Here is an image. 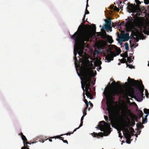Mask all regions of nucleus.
<instances>
[{
	"instance_id": "nucleus-1",
	"label": "nucleus",
	"mask_w": 149,
	"mask_h": 149,
	"mask_svg": "<svg viewBox=\"0 0 149 149\" xmlns=\"http://www.w3.org/2000/svg\"><path fill=\"white\" fill-rule=\"evenodd\" d=\"M71 39L74 41V59L75 61L74 65H93L92 62L88 59L85 58L83 65L77 64L79 63V60L80 59L78 56V60L77 56V53L79 56L84 58V48L87 47L86 42L89 40L91 38L90 31L85 28L83 24H81L79 26L77 31L72 35L70 34Z\"/></svg>"
},
{
	"instance_id": "nucleus-2",
	"label": "nucleus",
	"mask_w": 149,
	"mask_h": 149,
	"mask_svg": "<svg viewBox=\"0 0 149 149\" xmlns=\"http://www.w3.org/2000/svg\"><path fill=\"white\" fill-rule=\"evenodd\" d=\"M80 71L81 72L84 80V84L81 83V87L84 91L83 95L84 99V101L86 104L89 103L90 102H88L85 99L84 92L86 91V95L88 97H92V95L91 93V79L96 75V73L95 72L94 74L93 71L87 68H82L80 70Z\"/></svg>"
},
{
	"instance_id": "nucleus-3",
	"label": "nucleus",
	"mask_w": 149,
	"mask_h": 149,
	"mask_svg": "<svg viewBox=\"0 0 149 149\" xmlns=\"http://www.w3.org/2000/svg\"><path fill=\"white\" fill-rule=\"evenodd\" d=\"M113 83L114 85L115 86H119V89L115 88L112 89L110 92L107 91L104 92V95L106 97H107V104L108 106H111L112 104V100L113 99H115L113 97L116 95L120 96L121 95H125L127 97L128 96L131 97L132 98V92L130 91H127L126 93L125 92V90L123 88L121 85H120V82L117 81L116 82L115 81H113Z\"/></svg>"
},
{
	"instance_id": "nucleus-4",
	"label": "nucleus",
	"mask_w": 149,
	"mask_h": 149,
	"mask_svg": "<svg viewBox=\"0 0 149 149\" xmlns=\"http://www.w3.org/2000/svg\"><path fill=\"white\" fill-rule=\"evenodd\" d=\"M136 5L134 6H131L130 8H128V10L130 13H132L131 15L133 17H136L141 15L142 10L143 8V7L139 5L141 2L139 0H135Z\"/></svg>"
},
{
	"instance_id": "nucleus-5",
	"label": "nucleus",
	"mask_w": 149,
	"mask_h": 149,
	"mask_svg": "<svg viewBox=\"0 0 149 149\" xmlns=\"http://www.w3.org/2000/svg\"><path fill=\"white\" fill-rule=\"evenodd\" d=\"M127 21V25L130 27H134L140 26L143 23V21L141 19H138L135 21L132 17H128L125 19Z\"/></svg>"
},
{
	"instance_id": "nucleus-6",
	"label": "nucleus",
	"mask_w": 149,
	"mask_h": 149,
	"mask_svg": "<svg viewBox=\"0 0 149 149\" xmlns=\"http://www.w3.org/2000/svg\"><path fill=\"white\" fill-rule=\"evenodd\" d=\"M75 68L76 69V70L77 71V74L79 76V74L78 72V71L79 70V72L80 73V74H81V76L82 77V75L81 73V72L80 71V70L82 68H89V69L90 70H91L93 72V73L94 74L96 72H96L95 70H93V69L95 68L96 66H100L98 68V69L97 68V70L99 71L98 69L99 70H100L102 68L101 67V66H75ZM94 77L92 78L91 79V80L92 79H93L94 77ZM91 83L92 84H94L93 82L92 81H91Z\"/></svg>"
},
{
	"instance_id": "nucleus-7",
	"label": "nucleus",
	"mask_w": 149,
	"mask_h": 149,
	"mask_svg": "<svg viewBox=\"0 0 149 149\" xmlns=\"http://www.w3.org/2000/svg\"><path fill=\"white\" fill-rule=\"evenodd\" d=\"M115 47L116 51L117 52L116 54L114 52L110 50H106L107 54L105 57V61L106 62H110L111 61L113 60L114 57L116 56L119 55L120 53L118 52V51L117 49V47L116 46Z\"/></svg>"
},
{
	"instance_id": "nucleus-8",
	"label": "nucleus",
	"mask_w": 149,
	"mask_h": 149,
	"mask_svg": "<svg viewBox=\"0 0 149 149\" xmlns=\"http://www.w3.org/2000/svg\"><path fill=\"white\" fill-rule=\"evenodd\" d=\"M96 128H99L101 131L103 132L108 131L109 129H111L110 124L106 123L104 121L100 122L98 127H96Z\"/></svg>"
},
{
	"instance_id": "nucleus-9",
	"label": "nucleus",
	"mask_w": 149,
	"mask_h": 149,
	"mask_svg": "<svg viewBox=\"0 0 149 149\" xmlns=\"http://www.w3.org/2000/svg\"><path fill=\"white\" fill-rule=\"evenodd\" d=\"M123 126V130L126 132L125 133L123 132L124 135L126 139H130L131 138V134L128 129H125L126 127H129V124L128 123H124Z\"/></svg>"
},
{
	"instance_id": "nucleus-10",
	"label": "nucleus",
	"mask_w": 149,
	"mask_h": 149,
	"mask_svg": "<svg viewBox=\"0 0 149 149\" xmlns=\"http://www.w3.org/2000/svg\"><path fill=\"white\" fill-rule=\"evenodd\" d=\"M130 38V37L129 36V34L128 33H126L121 35L119 40L120 42H122L124 41L125 40H128Z\"/></svg>"
},
{
	"instance_id": "nucleus-11",
	"label": "nucleus",
	"mask_w": 149,
	"mask_h": 149,
	"mask_svg": "<svg viewBox=\"0 0 149 149\" xmlns=\"http://www.w3.org/2000/svg\"><path fill=\"white\" fill-rule=\"evenodd\" d=\"M128 81L133 86L136 88H137L139 84V80H135L134 79H131L130 77H128Z\"/></svg>"
},
{
	"instance_id": "nucleus-12",
	"label": "nucleus",
	"mask_w": 149,
	"mask_h": 149,
	"mask_svg": "<svg viewBox=\"0 0 149 149\" xmlns=\"http://www.w3.org/2000/svg\"><path fill=\"white\" fill-rule=\"evenodd\" d=\"M141 86L138 89L136 95L138 96L139 95L141 96H142L143 95V93L144 91V87L142 82H141Z\"/></svg>"
},
{
	"instance_id": "nucleus-13",
	"label": "nucleus",
	"mask_w": 149,
	"mask_h": 149,
	"mask_svg": "<svg viewBox=\"0 0 149 149\" xmlns=\"http://www.w3.org/2000/svg\"><path fill=\"white\" fill-rule=\"evenodd\" d=\"M144 3L146 4H149V0H143ZM148 9L149 10V7H148ZM148 26H149V28L148 29L147 31L145 33V34L147 35H149V21L148 22Z\"/></svg>"
},
{
	"instance_id": "nucleus-14",
	"label": "nucleus",
	"mask_w": 149,
	"mask_h": 149,
	"mask_svg": "<svg viewBox=\"0 0 149 149\" xmlns=\"http://www.w3.org/2000/svg\"><path fill=\"white\" fill-rule=\"evenodd\" d=\"M127 111L130 112V111L128 109L127 107L125 106L123 107L121 113L123 114L126 115L127 113Z\"/></svg>"
},
{
	"instance_id": "nucleus-15",
	"label": "nucleus",
	"mask_w": 149,
	"mask_h": 149,
	"mask_svg": "<svg viewBox=\"0 0 149 149\" xmlns=\"http://www.w3.org/2000/svg\"><path fill=\"white\" fill-rule=\"evenodd\" d=\"M22 139L23 140L24 145V146L25 145H27L28 144H31V143H29V142L27 141V139L26 136L24 135H22Z\"/></svg>"
},
{
	"instance_id": "nucleus-16",
	"label": "nucleus",
	"mask_w": 149,
	"mask_h": 149,
	"mask_svg": "<svg viewBox=\"0 0 149 149\" xmlns=\"http://www.w3.org/2000/svg\"><path fill=\"white\" fill-rule=\"evenodd\" d=\"M92 134V136L94 137H97L98 136H101V137H103V134L102 132H100L98 133H96L93 132Z\"/></svg>"
},
{
	"instance_id": "nucleus-17",
	"label": "nucleus",
	"mask_w": 149,
	"mask_h": 149,
	"mask_svg": "<svg viewBox=\"0 0 149 149\" xmlns=\"http://www.w3.org/2000/svg\"><path fill=\"white\" fill-rule=\"evenodd\" d=\"M84 116H83L81 118V123L80 124V125L79 127L76 128L74 130V132L76 131L77 130L79 129L80 127H81L83 125V120L84 119Z\"/></svg>"
},
{
	"instance_id": "nucleus-18",
	"label": "nucleus",
	"mask_w": 149,
	"mask_h": 149,
	"mask_svg": "<svg viewBox=\"0 0 149 149\" xmlns=\"http://www.w3.org/2000/svg\"><path fill=\"white\" fill-rule=\"evenodd\" d=\"M110 26L105 24L103 26V28L106 30H109L110 32H111L112 31V28Z\"/></svg>"
},
{
	"instance_id": "nucleus-19",
	"label": "nucleus",
	"mask_w": 149,
	"mask_h": 149,
	"mask_svg": "<svg viewBox=\"0 0 149 149\" xmlns=\"http://www.w3.org/2000/svg\"><path fill=\"white\" fill-rule=\"evenodd\" d=\"M130 36L131 37L132 36V39L133 40H134V43L135 44V45H136V42H138V41H139V38H136V37H135L132 36V33H131V34L130 35Z\"/></svg>"
},
{
	"instance_id": "nucleus-20",
	"label": "nucleus",
	"mask_w": 149,
	"mask_h": 149,
	"mask_svg": "<svg viewBox=\"0 0 149 149\" xmlns=\"http://www.w3.org/2000/svg\"><path fill=\"white\" fill-rule=\"evenodd\" d=\"M124 61L123 62H128L129 63H131V62L129 60V58L128 57V56L127 55H125L124 56Z\"/></svg>"
},
{
	"instance_id": "nucleus-21",
	"label": "nucleus",
	"mask_w": 149,
	"mask_h": 149,
	"mask_svg": "<svg viewBox=\"0 0 149 149\" xmlns=\"http://www.w3.org/2000/svg\"><path fill=\"white\" fill-rule=\"evenodd\" d=\"M107 20L108 22H107L105 21V24L107 25L108 26H111V19H107Z\"/></svg>"
},
{
	"instance_id": "nucleus-22",
	"label": "nucleus",
	"mask_w": 149,
	"mask_h": 149,
	"mask_svg": "<svg viewBox=\"0 0 149 149\" xmlns=\"http://www.w3.org/2000/svg\"><path fill=\"white\" fill-rule=\"evenodd\" d=\"M104 118L105 120L107 122H108L109 121H110V122H112V120H111V119H109V120L108 119V117L107 116H104ZM111 125H112V126H113V124L112 123H111Z\"/></svg>"
},
{
	"instance_id": "nucleus-23",
	"label": "nucleus",
	"mask_w": 149,
	"mask_h": 149,
	"mask_svg": "<svg viewBox=\"0 0 149 149\" xmlns=\"http://www.w3.org/2000/svg\"><path fill=\"white\" fill-rule=\"evenodd\" d=\"M138 115L139 116V118H141V117H142L143 115V113L142 112V111L140 110H139L138 111Z\"/></svg>"
},
{
	"instance_id": "nucleus-24",
	"label": "nucleus",
	"mask_w": 149,
	"mask_h": 149,
	"mask_svg": "<svg viewBox=\"0 0 149 149\" xmlns=\"http://www.w3.org/2000/svg\"><path fill=\"white\" fill-rule=\"evenodd\" d=\"M144 112L145 113L149 115V109H148L146 108H145L144 109Z\"/></svg>"
},
{
	"instance_id": "nucleus-25",
	"label": "nucleus",
	"mask_w": 149,
	"mask_h": 149,
	"mask_svg": "<svg viewBox=\"0 0 149 149\" xmlns=\"http://www.w3.org/2000/svg\"><path fill=\"white\" fill-rule=\"evenodd\" d=\"M63 134H62L60 136H54L53 137H52L51 138H56L57 139H60L61 140L62 139V138H63V137H61V136H63Z\"/></svg>"
},
{
	"instance_id": "nucleus-26",
	"label": "nucleus",
	"mask_w": 149,
	"mask_h": 149,
	"mask_svg": "<svg viewBox=\"0 0 149 149\" xmlns=\"http://www.w3.org/2000/svg\"><path fill=\"white\" fill-rule=\"evenodd\" d=\"M125 49L126 50H129V45L128 44L127 42H126L125 44Z\"/></svg>"
},
{
	"instance_id": "nucleus-27",
	"label": "nucleus",
	"mask_w": 149,
	"mask_h": 149,
	"mask_svg": "<svg viewBox=\"0 0 149 149\" xmlns=\"http://www.w3.org/2000/svg\"><path fill=\"white\" fill-rule=\"evenodd\" d=\"M142 123L141 122L139 123H138L136 124V126L138 128L141 129V126H142Z\"/></svg>"
},
{
	"instance_id": "nucleus-28",
	"label": "nucleus",
	"mask_w": 149,
	"mask_h": 149,
	"mask_svg": "<svg viewBox=\"0 0 149 149\" xmlns=\"http://www.w3.org/2000/svg\"><path fill=\"white\" fill-rule=\"evenodd\" d=\"M27 145H25V146L24 145V146L22 147L21 149H29V146H27Z\"/></svg>"
},
{
	"instance_id": "nucleus-29",
	"label": "nucleus",
	"mask_w": 149,
	"mask_h": 149,
	"mask_svg": "<svg viewBox=\"0 0 149 149\" xmlns=\"http://www.w3.org/2000/svg\"><path fill=\"white\" fill-rule=\"evenodd\" d=\"M86 11L84 14V17H85L86 14H88L89 13V11L87 10V8H86Z\"/></svg>"
},
{
	"instance_id": "nucleus-30",
	"label": "nucleus",
	"mask_w": 149,
	"mask_h": 149,
	"mask_svg": "<svg viewBox=\"0 0 149 149\" xmlns=\"http://www.w3.org/2000/svg\"><path fill=\"white\" fill-rule=\"evenodd\" d=\"M147 122V119L142 118V123L143 124H144L145 123Z\"/></svg>"
},
{
	"instance_id": "nucleus-31",
	"label": "nucleus",
	"mask_w": 149,
	"mask_h": 149,
	"mask_svg": "<svg viewBox=\"0 0 149 149\" xmlns=\"http://www.w3.org/2000/svg\"><path fill=\"white\" fill-rule=\"evenodd\" d=\"M128 67V68L130 69L135 68L134 66H127L126 68Z\"/></svg>"
},
{
	"instance_id": "nucleus-32",
	"label": "nucleus",
	"mask_w": 149,
	"mask_h": 149,
	"mask_svg": "<svg viewBox=\"0 0 149 149\" xmlns=\"http://www.w3.org/2000/svg\"><path fill=\"white\" fill-rule=\"evenodd\" d=\"M86 110L84 109V110L83 111V115L84 116H85L86 115Z\"/></svg>"
},
{
	"instance_id": "nucleus-33",
	"label": "nucleus",
	"mask_w": 149,
	"mask_h": 149,
	"mask_svg": "<svg viewBox=\"0 0 149 149\" xmlns=\"http://www.w3.org/2000/svg\"><path fill=\"white\" fill-rule=\"evenodd\" d=\"M102 64V62L101 61H98V65L94 64V65H101Z\"/></svg>"
},
{
	"instance_id": "nucleus-34",
	"label": "nucleus",
	"mask_w": 149,
	"mask_h": 149,
	"mask_svg": "<svg viewBox=\"0 0 149 149\" xmlns=\"http://www.w3.org/2000/svg\"><path fill=\"white\" fill-rule=\"evenodd\" d=\"M95 53L97 54L98 55H99L101 54V52L100 51V50L98 49V50H97L96 51Z\"/></svg>"
},
{
	"instance_id": "nucleus-35",
	"label": "nucleus",
	"mask_w": 149,
	"mask_h": 149,
	"mask_svg": "<svg viewBox=\"0 0 149 149\" xmlns=\"http://www.w3.org/2000/svg\"><path fill=\"white\" fill-rule=\"evenodd\" d=\"M127 140L126 141V142L127 143H128V144H130L131 143V142L130 141V139H126Z\"/></svg>"
},
{
	"instance_id": "nucleus-36",
	"label": "nucleus",
	"mask_w": 149,
	"mask_h": 149,
	"mask_svg": "<svg viewBox=\"0 0 149 149\" xmlns=\"http://www.w3.org/2000/svg\"><path fill=\"white\" fill-rule=\"evenodd\" d=\"M74 132V130L73 132H71V133L68 132V133L65 134V135H70V134H73Z\"/></svg>"
},
{
	"instance_id": "nucleus-37",
	"label": "nucleus",
	"mask_w": 149,
	"mask_h": 149,
	"mask_svg": "<svg viewBox=\"0 0 149 149\" xmlns=\"http://www.w3.org/2000/svg\"><path fill=\"white\" fill-rule=\"evenodd\" d=\"M129 56L131 57V59H134V57L133 56V54H129Z\"/></svg>"
},
{
	"instance_id": "nucleus-38",
	"label": "nucleus",
	"mask_w": 149,
	"mask_h": 149,
	"mask_svg": "<svg viewBox=\"0 0 149 149\" xmlns=\"http://www.w3.org/2000/svg\"><path fill=\"white\" fill-rule=\"evenodd\" d=\"M61 140H62L63 142L64 143H67V144H68V141L66 140H64L63 139V138L62 139H61Z\"/></svg>"
},
{
	"instance_id": "nucleus-39",
	"label": "nucleus",
	"mask_w": 149,
	"mask_h": 149,
	"mask_svg": "<svg viewBox=\"0 0 149 149\" xmlns=\"http://www.w3.org/2000/svg\"><path fill=\"white\" fill-rule=\"evenodd\" d=\"M116 115L117 116H120V111L118 110V111L116 113Z\"/></svg>"
},
{
	"instance_id": "nucleus-40",
	"label": "nucleus",
	"mask_w": 149,
	"mask_h": 149,
	"mask_svg": "<svg viewBox=\"0 0 149 149\" xmlns=\"http://www.w3.org/2000/svg\"><path fill=\"white\" fill-rule=\"evenodd\" d=\"M110 41L109 42V43L111 44L113 42V40L112 39L111 37H110Z\"/></svg>"
},
{
	"instance_id": "nucleus-41",
	"label": "nucleus",
	"mask_w": 149,
	"mask_h": 149,
	"mask_svg": "<svg viewBox=\"0 0 149 149\" xmlns=\"http://www.w3.org/2000/svg\"><path fill=\"white\" fill-rule=\"evenodd\" d=\"M89 104V103L86 104V107L84 108L85 109L87 110V108H88V107Z\"/></svg>"
},
{
	"instance_id": "nucleus-42",
	"label": "nucleus",
	"mask_w": 149,
	"mask_h": 149,
	"mask_svg": "<svg viewBox=\"0 0 149 149\" xmlns=\"http://www.w3.org/2000/svg\"><path fill=\"white\" fill-rule=\"evenodd\" d=\"M88 0H86V8H87L88 7Z\"/></svg>"
},
{
	"instance_id": "nucleus-43",
	"label": "nucleus",
	"mask_w": 149,
	"mask_h": 149,
	"mask_svg": "<svg viewBox=\"0 0 149 149\" xmlns=\"http://www.w3.org/2000/svg\"><path fill=\"white\" fill-rule=\"evenodd\" d=\"M118 133H119V137H122V136H121L120 134H121V133H120V131H118Z\"/></svg>"
},
{
	"instance_id": "nucleus-44",
	"label": "nucleus",
	"mask_w": 149,
	"mask_h": 149,
	"mask_svg": "<svg viewBox=\"0 0 149 149\" xmlns=\"http://www.w3.org/2000/svg\"><path fill=\"white\" fill-rule=\"evenodd\" d=\"M85 17H84H84H83V18L82 19V21H83V22H84L85 21Z\"/></svg>"
},
{
	"instance_id": "nucleus-45",
	"label": "nucleus",
	"mask_w": 149,
	"mask_h": 149,
	"mask_svg": "<svg viewBox=\"0 0 149 149\" xmlns=\"http://www.w3.org/2000/svg\"><path fill=\"white\" fill-rule=\"evenodd\" d=\"M149 94L148 93H146V97H148V95Z\"/></svg>"
},
{
	"instance_id": "nucleus-46",
	"label": "nucleus",
	"mask_w": 149,
	"mask_h": 149,
	"mask_svg": "<svg viewBox=\"0 0 149 149\" xmlns=\"http://www.w3.org/2000/svg\"><path fill=\"white\" fill-rule=\"evenodd\" d=\"M130 129H131L132 130V132H134V129L132 128V127H131V128H130Z\"/></svg>"
},
{
	"instance_id": "nucleus-47",
	"label": "nucleus",
	"mask_w": 149,
	"mask_h": 149,
	"mask_svg": "<svg viewBox=\"0 0 149 149\" xmlns=\"http://www.w3.org/2000/svg\"><path fill=\"white\" fill-rule=\"evenodd\" d=\"M135 123L134 122L132 123V126H133L134 125Z\"/></svg>"
},
{
	"instance_id": "nucleus-48",
	"label": "nucleus",
	"mask_w": 149,
	"mask_h": 149,
	"mask_svg": "<svg viewBox=\"0 0 149 149\" xmlns=\"http://www.w3.org/2000/svg\"><path fill=\"white\" fill-rule=\"evenodd\" d=\"M148 115L147 114V115L145 116L144 118H145V119H146H146H147V117L148 116Z\"/></svg>"
},
{
	"instance_id": "nucleus-49",
	"label": "nucleus",
	"mask_w": 149,
	"mask_h": 149,
	"mask_svg": "<svg viewBox=\"0 0 149 149\" xmlns=\"http://www.w3.org/2000/svg\"><path fill=\"white\" fill-rule=\"evenodd\" d=\"M130 133L131 134V136H133L134 135V134L133 133Z\"/></svg>"
},
{
	"instance_id": "nucleus-50",
	"label": "nucleus",
	"mask_w": 149,
	"mask_h": 149,
	"mask_svg": "<svg viewBox=\"0 0 149 149\" xmlns=\"http://www.w3.org/2000/svg\"><path fill=\"white\" fill-rule=\"evenodd\" d=\"M144 127V126L142 125V126H141V129L142 128Z\"/></svg>"
},
{
	"instance_id": "nucleus-51",
	"label": "nucleus",
	"mask_w": 149,
	"mask_h": 149,
	"mask_svg": "<svg viewBox=\"0 0 149 149\" xmlns=\"http://www.w3.org/2000/svg\"><path fill=\"white\" fill-rule=\"evenodd\" d=\"M49 141H50V142H52V140L51 139H49Z\"/></svg>"
},
{
	"instance_id": "nucleus-52",
	"label": "nucleus",
	"mask_w": 149,
	"mask_h": 149,
	"mask_svg": "<svg viewBox=\"0 0 149 149\" xmlns=\"http://www.w3.org/2000/svg\"><path fill=\"white\" fill-rule=\"evenodd\" d=\"M20 135L21 136V137H22V135H23L22 134V132H21L20 134Z\"/></svg>"
},
{
	"instance_id": "nucleus-53",
	"label": "nucleus",
	"mask_w": 149,
	"mask_h": 149,
	"mask_svg": "<svg viewBox=\"0 0 149 149\" xmlns=\"http://www.w3.org/2000/svg\"><path fill=\"white\" fill-rule=\"evenodd\" d=\"M141 132V131H139V132H138V134H140V132Z\"/></svg>"
},
{
	"instance_id": "nucleus-54",
	"label": "nucleus",
	"mask_w": 149,
	"mask_h": 149,
	"mask_svg": "<svg viewBox=\"0 0 149 149\" xmlns=\"http://www.w3.org/2000/svg\"><path fill=\"white\" fill-rule=\"evenodd\" d=\"M126 65H132V64H126Z\"/></svg>"
},
{
	"instance_id": "nucleus-55",
	"label": "nucleus",
	"mask_w": 149,
	"mask_h": 149,
	"mask_svg": "<svg viewBox=\"0 0 149 149\" xmlns=\"http://www.w3.org/2000/svg\"><path fill=\"white\" fill-rule=\"evenodd\" d=\"M135 135L136 136V137H137V134H135Z\"/></svg>"
},
{
	"instance_id": "nucleus-56",
	"label": "nucleus",
	"mask_w": 149,
	"mask_h": 149,
	"mask_svg": "<svg viewBox=\"0 0 149 149\" xmlns=\"http://www.w3.org/2000/svg\"><path fill=\"white\" fill-rule=\"evenodd\" d=\"M148 64L147 65H149V61H148Z\"/></svg>"
},
{
	"instance_id": "nucleus-57",
	"label": "nucleus",
	"mask_w": 149,
	"mask_h": 149,
	"mask_svg": "<svg viewBox=\"0 0 149 149\" xmlns=\"http://www.w3.org/2000/svg\"><path fill=\"white\" fill-rule=\"evenodd\" d=\"M118 24H119V23H116V25H118Z\"/></svg>"
},
{
	"instance_id": "nucleus-58",
	"label": "nucleus",
	"mask_w": 149,
	"mask_h": 149,
	"mask_svg": "<svg viewBox=\"0 0 149 149\" xmlns=\"http://www.w3.org/2000/svg\"><path fill=\"white\" fill-rule=\"evenodd\" d=\"M122 8H123L122 7H120V9H122Z\"/></svg>"
},
{
	"instance_id": "nucleus-59",
	"label": "nucleus",
	"mask_w": 149,
	"mask_h": 149,
	"mask_svg": "<svg viewBox=\"0 0 149 149\" xmlns=\"http://www.w3.org/2000/svg\"><path fill=\"white\" fill-rule=\"evenodd\" d=\"M127 84V82H125V84Z\"/></svg>"
},
{
	"instance_id": "nucleus-60",
	"label": "nucleus",
	"mask_w": 149,
	"mask_h": 149,
	"mask_svg": "<svg viewBox=\"0 0 149 149\" xmlns=\"http://www.w3.org/2000/svg\"><path fill=\"white\" fill-rule=\"evenodd\" d=\"M101 25H100V27H101Z\"/></svg>"
},
{
	"instance_id": "nucleus-61",
	"label": "nucleus",
	"mask_w": 149,
	"mask_h": 149,
	"mask_svg": "<svg viewBox=\"0 0 149 149\" xmlns=\"http://www.w3.org/2000/svg\"><path fill=\"white\" fill-rule=\"evenodd\" d=\"M91 104L93 105L92 103H91Z\"/></svg>"
},
{
	"instance_id": "nucleus-62",
	"label": "nucleus",
	"mask_w": 149,
	"mask_h": 149,
	"mask_svg": "<svg viewBox=\"0 0 149 149\" xmlns=\"http://www.w3.org/2000/svg\"><path fill=\"white\" fill-rule=\"evenodd\" d=\"M102 149H104L103 148H102Z\"/></svg>"
}]
</instances>
